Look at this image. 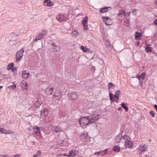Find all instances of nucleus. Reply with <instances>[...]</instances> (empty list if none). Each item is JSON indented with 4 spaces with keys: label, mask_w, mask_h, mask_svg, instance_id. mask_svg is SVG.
<instances>
[{
    "label": "nucleus",
    "mask_w": 157,
    "mask_h": 157,
    "mask_svg": "<svg viewBox=\"0 0 157 157\" xmlns=\"http://www.w3.org/2000/svg\"><path fill=\"white\" fill-rule=\"evenodd\" d=\"M123 140H124V146L126 148H130L132 146L133 144L130 141V138L127 135L123 136Z\"/></svg>",
    "instance_id": "1"
},
{
    "label": "nucleus",
    "mask_w": 157,
    "mask_h": 157,
    "mask_svg": "<svg viewBox=\"0 0 157 157\" xmlns=\"http://www.w3.org/2000/svg\"><path fill=\"white\" fill-rule=\"evenodd\" d=\"M25 49L22 48L18 51L15 55V60L16 61L19 62L22 59Z\"/></svg>",
    "instance_id": "2"
},
{
    "label": "nucleus",
    "mask_w": 157,
    "mask_h": 157,
    "mask_svg": "<svg viewBox=\"0 0 157 157\" xmlns=\"http://www.w3.org/2000/svg\"><path fill=\"white\" fill-rule=\"evenodd\" d=\"M87 116L90 124L95 123L98 119V115L95 114Z\"/></svg>",
    "instance_id": "3"
},
{
    "label": "nucleus",
    "mask_w": 157,
    "mask_h": 157,
    "mask_svg": "<svg viewBox=\"0 0 157 157\" xmlns=\"http://www.w3.org/2000/svg\"><path fill=\"white\" fill-rule=\"evenodd\" d=\"M62 96V94L60 91L57 90L55 92L52 99L54 101L57 102L59 101Z\"/></svg>",
    "instance_id": "4"
},
{
    "label": "nucleus",
    "mask_w": 157,
    "mask_h": 157,
    "mask_svg": "<svg viewBox=\"0 0 157 157\" xmlns=\"http://www.w3.org/2000/svg\"><path fill=\"white\" fill-rule=\"evenodd\" d=\"M79 121L80 124L83 126L90 124L87 116L81 117L79 120Z\"/></svg>",
    "instance_id": "5"
},
{
    "label": "nucleus",
    "mask_w": 157,
    "mask_h": 157,
    "mask_svg": "<svg viewBox=\"0 0 157 157\" xmlns=\"http://www.w3.org/2000/svg\"><path fill=\"white\" fill-rule=\"evenodd\" d=\"M138 150L139 153L141 155L144 152L148 150L147 145L145 144H141L139 147Z\"/></svg>",
    "instance_id": "6"
},
{
    "label": "nucleus",
    "mask_w": 157,
    "mask_h": 157,
    "mask_svg": "<svg viewBox=\"0 0 157 157\" xmlns=\"http://www.w3.org/2000/svg\"><path fill=\"white\" fill-rule=\"evenodd\" d=\"M88 17L87 16L84 18L82 21V23L83 27V29L85 30L88 29Z\"/></svg>",
    "instance_id": "7"
},
{
    "label": "nucleus",
    "mask_w": 157,
    "mask_h": 157,
    "mask_svg": "<svg viewBox=\"0 0 157 157\" xmlns=\"http://www.w3.org/2000/svg\"><path fill=\"white\" fill-rule=\"evenodd\" d=\"M52 47L50 48L49 50L50 52H57L59 49V48L58 46L56 45L55 44L52 43L51 44Z\"/></svg>",
    "instance_id": "8"
},
{
    "label": "nucleus",
    "mask_w": 157,
    "mask_h": 157,
    "mask_svg": "<svg viewBox=\"0 0 157 157\" xmlns=\"http://www.w3.org/2000/svg\"><path fill=\"white\" fill-rule=\"evenodd\" d=\"M56 18L57 20L59 22H63L65 21L66 18L64 15L59 14L57 16Z\"/></svg>",
    "instance_id": "9"
},
{
    "label": "nucleus",
    "mask_w": 157,
    "mask_h": 157,
    "mask_svg": "<svg viewBox=\"0 0 157 157\" xmlns=\"http://www.w3.org/2000/svg\"><path fill=\"white\" fill-rule=\"evenodd\" d=\"M0 132L1 133H3L5 134H12L13 133V132L10 130H7L3 128L0 127Z\"/></svg>",
    "instance_id": "10"
},
{
    "label": "nucleus",
    "mask_w": 157,
    "mask_h": 157,
    "mask_svg": "<svg viewBox=\"0 0 157 157\" xmlns=\"http://www.w3.org/2000/svg\"><path fill=\"white\" fill-rule=\"evenodd\" d=\"M20 86H21V88L22 89L23 91L24 89H27L28 86L27 83L25 81L22 80L20 83Z\"/></svg>",
    "instance_id": "11"
},
{
    "label": "nucleus",
    "mask_w": 157,
    "mask_h": 157,
    "mask_svg": "<svg viewBox=\"0 0 157 157\" xmlns=\"http://www.w3.org/2000/svg\"><path fill=\"white\" fill-rule=\"evenodd\" d=\"M52 129L56 133H60L62 131L61 128L59 126H53Z\"/></svg>",
    "instance_id": "12"
},
{
    "label": "nucleus",
    "mask_w": 157,
    "mask_h": 157,
    "mask_svg": "<svg viewBox=\"0 0 157 157\" xmlns=\"http://www.w3.org/2000/svg\"><path fill=\"white\" fill-rule=\"evenodd\" d=\"M111 9L110 7H104L101 8L100 10V12L101 13H106L108 11Z\"/></svg>",
    "instance_id": "13"
},
{
    "label": "nucleus",
    "mask_w": 157,
    "mask_h": 157,
    "mask_svg": "<svg viewBox=\"0 0 157 157\" xmlns=\"http://www.w3.org/2000/svg\"><path fill=\"white\" fill-rule=\"evenodd\" d=\"M22 77L24 79H27L29 76V72H27L25 71H24L21 74Z\"/></svg>",
    "instance_id": "14"
},
{
    "label": "nucleus",
    "mask_w": 157,
    "mask_h": 157,
    "mask_svg": "<svg viewBox=\"0 0 157 157\" xmlns=\"http://www.w3.org/2000/svg\"><path fill=\"white\" fill-rule=\"evenodd\" d=\"M77 98V95L76 92H72L71 94V97L69 98L71 100H75Z\"/></svg>",
    "instance_id": "15"
},
{
    "label": "nucleus",
    "mask_w": 157,
    "mask_h": 157,
    "mask_svg": "<svg viewBox=\"0 0 157 157\" xmlns=\"http://www.w3.org/2000/svg\"><path fill=\"white\" fill-rule=\"evenodd\" d=\"M44 5L45 6H48L49 7L52 6V3L51 2L50 0H45L44 1Z\"/></svg>",
    "instance_id": "16"
},
{
    "label": "nucleus",
    "mask_w": 157,
    "mask_h": 157,
    "mask_svg": "<svg viewBox=\"0 0 157 157\" xmlns=\"http://www.w3.org/2000/svg\"><path fill=\"white\" fill-rule=\"evenodd\" d=\"M33 132L36 134H39L40 133V128L36 126L33 127Z\"/></svg>",
    "instance_id": "17"
},
{
    "label": "nucleus",
    "mask_w": 157,
    "mask_h": 157,
    "mask_svg": "<svg viewBox=\"0 0 157 157\" xmlns=\"http://www.w3.org/2000/svg\"><path fill=\"white\" fill-rule=\"evenodd\" d=\"M48 111L46 109H42L41 111V115L42 117H44L48 115Z\"/></svg>",
    "instance_id": "18"
},
{
    "label": "nucleus",
    "mask_w": 157,
    "mask_h": 157,
    "mask_svg": "<svg viewBox=\"0 0 157 157\" xmlns=\"http://www.w3.org/2000/svg\"><path fill=\"white\" fill-rule=\"evenodd\" d=\"M53 88L52 87H48L45 90V92L48 94H52L53 92Z\"/></svg>",
    "instance_id": "19"
},
{
    "label": "nucleus",
    "mask_w": 157,
    "mask_h": 157,
    "mask_svg": "<svg viewBox=\"0 0 157 157\" xmlns=\"http://www.w3.org/2000/svg\"><path fill=\"white\" fill-rule=\"evenodd\" d=\"M123 140V136H122L121 135L119 134L116 136L115 141L117 143H118Z\"/></svg>",
    "instance_id": "20"
},
{
    "label": "nucleus",
    "mask_w": 157,
    "mask_h": 157,
    "mask_svg": "<svg viewBox=\"0 0 157 157\" xmlns=\"http://www.w3.org/2000/svg\"><path fill=\"white\" fill-rule=\"evenodd\" d=\"M41 34L40 33H39L36 36L35 39L34 40V42H36L44 38Z\"/></svg>",
    "instance_id": "21"
},
{
    "label": "nucleus",
    "mask_w": 157,
    "mask_h": 157,
    "mask_svg": "<svg viewBox=\"0 0 157 157\" xmlns=\"http://www.w3.org/2000/svg\"><path fill=\"white\" fill-rule=\"evenodd\" d=\"M76 155V153L75 151H70L69 152V154L67 155L68 157H72Z\"/></svg>",
    "instance_id": "22"
},
{
    "label": "nucleus",
    "mask_w": 157,
    "mask_h": 157,
    "mask_svg": "<svg viewBox=\"0 0 157 157\" xmlns=\"http://www.w3.org/2000/svg\"><path fill=\"white\" fill-rule=\"evenodd\" d=\"M135 37L136 40H140V38L141 37V35L140 33L136 32L135 33Z\"/></svg>",
    "instance_id": "23"
},
{
    "label": "nucleus",
    "mask_w": 157,
    "mask_h": 157,
    "mask_svg": "<svg viewBox=\"0 0 157 157\" xmlns=\"http://www.w3.org/2000/svg\"><path fill=\"white\" fill-rule=\"evenodd\" d=\"M40 33V34H41V35L44 38V37L45 36H46L47 35V33H48V31L47 30H42L41 31V32Z\"/></svg>",
    "instance_id": "24"
},
{
    "label": "nucleus",
    "mask_w": 157,
    "mask_h": 157,
    "mask_svg": "<svg viewBox=\"0 0 157 157\" xmlns=\"http://www.w3.org/2000/svg\"><path fill=\"white\" fill-rule=\"evenodd\" d=\"M113 150L115 151L119 152L120 151V147L118 145L115 146L113 147Z\"/></svg>",
    "instance_id": "25"
},
{
    "label": "nucleus",
    "mask_w": 157,
    "mask_h": 157,
    "mask_svg": "<svg viewBox=\"0 0 157 157\" xmlns=\"http://www.w3.org/2000/svg\"><path fill=\"white\" fill-rule=\"evenodd\" d=\"M81 49L84 52H86L89 51V48L83 46H81Z\"/></svg>",
    "instance_id": "26"
},
{
    "label": "nucleus",
    "mask_w": 157,
    "mask_h": 157,
    "mask_svg": "<svg viewBox=\"0 0 157 157\" xmlns=\"http://www.w3.org/2000/svg\"><path fill=\"white\" fill-rule=\"evenodd\" d=\"M126 15V14L125 11L122 10H120L119 13L118 14L119 16L120 15H124V16H125Z\"/></svg>",
    "instance_id": "27"
},
{
    "label": "nucleus",
    "mask_w": 157,
    "mask_h": 157,
    "mask_svg": "<svg viewBox=\"0 0 157 157\" xmlns=\"http://www.w3.org/2000/svg\"><path fill=\"white\" fill-rule=\"evenodd\" d=\"M121 106L122 107L124 108L126 112H127L128 110V108L126 106L125 104V103H122L121 105Z\"/></svg>",
    "instance_id": "28"
},
{
    "label": "nucleus",
    "mask_w": 157,
    "mask_h": 157,
    "mask_svg": "<svg viewBox=\"0 0 157 157\" xmlns=\"http://www.w3.org/2000/svg\"><path fill=\"white\" fill-rule=\"evenodd\" d=\"M105 44L106 47H108L109 46H111V43L109 40H106L105 42Z\"/></svg>",
    "instance_id": "29"
},
{
    "label": "nucleus",
    "mask_w": 157,
    "mask_h": 157,
    "mask_svg": "<svg viewBox=\"0 0 157 157\" xmlns=\"http://www.w3.org/2000/svg\"><path fill=\"white\" fill-rule=\"evenodd\" d=\"M147 46L145 48L146 51L147 52H152V49L151 47L147 46V45L146 44Z\"/></svg>",
    "instance_id": "30"
},
{
    "label": "nucleus",
    "mask_w": 157,
    "mask_h": 157,
    "mask_svg": "<svg viewBox=\"0 0 157 157\" xmlns=\"http://www.w3.org/2000/svg\"><path fill=\"white\" fill-rule=\"evenodd\" d=\"M107 21L106 23V25H109L112 24V21L109 18Z\"/></svg>",
    "instance_id": "31"
},
{
    "label": "nucleus",
    "mask_w": 157,
    "mask_h": 157,
    "mask_svg": "<svg viewBox=\"0 0 157 157\" xmlns=\"http://www.w3.org/2000/svg\"><path fill=\"white\" fill-rule=\"evenodd\" d=\"M16 86L15 84H13L12 86H9L8 87V88L11 89L13 90L16 88Z\"/></svg>",
    "instance_id": "32"
},
{
    "label": "nucleus",
    "mask_w": 157,
    "mask_h": 157,
    "mask_svg": "<svg viewBox=\"0 0 157 157\" xmlns=\"http://www.w3.org/2000/svg\"><path fill=\"white\" fill-rule=\"evenodd\" d=\"M146 76V74L145 72L142 73L140 75V79H144V78Z\"/></svg>",
    "instance_id": "33"
},
{
    "label": "nucleus",
    "mask_w": 157,
    "mask_h": 157,
    "mask_svg": "<svg viewBox=\"0 0 157 157\" xmlns=\"http://www.w3.org/2000/svg\"><path fill=\"white\" fill-rule=\"evenodd\" d=\"M113 98V101H115L116 102H117L119 99L118 96H116V95H114Z\"/></svg>",
    "instance_id": "34"
},
{
    "label": "nucleus",
    "mask_w": 157,
    "mask_h": 157,
    "mask_svg": "<svg viewBox=\"0 0 157 157\" xmlns=\"http://www.w3.org/2000/svg\"><path fill=\"white\" fill-rule=\"evenodd\" d=\"M109 96L110 97V101L111 102H113V94L111 92H109Z\"/></svg>",
    "instance_id": "35"
},
{
    "label": "nucleus",
    "mask_w": 157,
    "mask_h": 157,
    "mask_svg": "<svg viewBox=\"0 0 157 157\" xmlns=\"http://www.w3.org/2000/svg\"><path fill=\"white\" fill-rule=\"evenodd\" d=\"M88 134L87 133H84L82 134L81 137L82 139H86L87 137Z\"/></svg>",
    "instance_id": "36"
},
{
    "label": "nucleus",
    "mask_w": 157,
    "mask_h": 157,
    "mask_svg": "<svg viewBox=\"0 0 157 157\" xmlns=\"http://www.w3.org/2000/svg\"><path fill=\"white\" fill-rule=\"evenodd\" d=\"M124 23L125 24V25L127 27H128L129 25V19H128L126 20L125 21Z\"/></svg>",
    "instance_id": "37"
},
{
    "label": "nucleus",
    "mask_w": 157,
    "mask_h": 157,
    "mask_svg": "<svg viewBox=\"0 0 157 157\" xmlns=\"http://www.w3.org/2000/svg\"><path fill=\"white\" fill-rule=\"evenodd\" d=\"M72 34L75 36H77L78 35V33L77 31L74 30L72 32Z\"/></svg>",
    "instance_id": "38"
},
{
    "label": "nucleus",
    "mask_w": 157,
    "mask_h": 157,
    "mask_svg": "<svg viewBox=\"0 0 157 157\" xmlns=\"http://www.w3.org/2000/svg\"><path fill=\"white\" fill-rule=\"evenodd\" d=\"M108 18H109V17H102V19H103V21L104 22L105 24L106 23V22L107 21V20H108Z\"/></svg>",
    "instance_id": "39"
},
{
    "label": "nucleus",
    "mask_w": 157,
    "mask_h": 157,
    "mask_svg": "<svg viewBox=\"0 0 157 157\" xmlns=\"http://www.w3.org/2000/svg\"><path fill=\"white\" fill-rule=\"evenodd\" d=\"M101 151V155H103L106 154L107 153V150L106 149L104 151Z\"/></svg>",
    "instance_id": "40"
},
{
    "label": "nucleus",
    "mask_w": 157,
    "mask_h": 157,
    "mask_svg": "<svg viewBox=\"0 0 157 157\" xmlns=\"http://www.w3.org/2000/svg\"><path fill=\"white\" fill-rule=\"evenodd\" d=\"M151 116L152 117H155V113L153 111H151L149 112Z\"/></svg>",
    "instance_id": "41"
},
{
    "label": "nucleus",
    "mask_w": 157,
    "mask_h": 157,
    "mask_svg": "<svg viewBox=\"0 0 157 157\" xmlns=\"http://www.w3.org/2000/svg\"><path fill=\"white\" fill-rule=\"evenodd\" d=\"M120 94H121L120 91L119 90H117L115 92L114 95H116V96H118V95H119Z\"/></svg>",
    "instance_id": "42"
},
{
    "label": "nucleus",
    "mask_w": 157,
    "mask_h": 157,
    "mask_svg": "<svg viewBox=\"0 0 157 157\" xmlns=\"http://www.w3.org/2000/svg\"><path fill=\"white\" fill-rule=\"evenodd\" d=\"M14 65L13 63H10L9 64V66H10L9 68L8 69V70H10L12 68Z\"/></svg>",
    "instance_id": "43"
},
{
    "label": "nucleus",
    "mask_w": 157,
    "mask_h": 157,
    "mask_svg": "<svg viewBox=\"0 0 157 157\" xmlns=\"http://www.w3.org/2000/svg\"><path fill=\"white\" fill-rule=\"evenodd\" d=\"M101 151H99L98 152H95L94 153V154L95 155H101Z\"/></svg>",
    "instance_id": "44"
},
{
    "label": "nucleus",
    "mask_w": 157,
    "mask_h": 157,
    "mask_svg": "<svg viewBox=\"0 0 157 157\" xmlns=\"http://www.w3.org/2000/svg\"><path fill=\"white\" fill-rule=\"evenodd\" d=\"M36 154L37 156H39L41 155V152L40 151H38Z\"/></svg>",
    "instance_id": "45"
},
{
    "label": "nucleus",
    "mask_w": 157,
    "mask_h": 157,
    "mask_svg": "<svg viewBox=\"0 0 157 157\" xmlns=\"http://www.w3.org/2000/svg\"><path fill=\"white\" fill-rule=\"evenodd\" d=\"M154 23L155 25L157 26V19L154 21Z\"/></svg>",
    "instance_id": "46"
},
{
    "label": "nucleus",
    "mask_w": 157,
    "mask_h": 157,
    "mask_svg": "<svg viewBox=\"0 0 157 157\" xmlns=\"http://www.w3.org/2000/svg\"><path fill=\"white\" fill-rule=\"evenodd\" d=\"M108 85L109 86H114V87H115V86H114V84H112L111 82H109L108 83Z\"/></svg>",
    "instance_id": "47"
},
{
    "label": "nucleus",
    "mask_w": 157,
    "mask_h": 157,
    "mask_svg": "<svg viewBox=\"0 0 157 157\" xmlns=\"http://www.w3.org/2000/svg\"><path fill=\"white\" fill-rule=\"evenodd\" d=\"M20 155H21L20 154H17L16 155H13V156L14 157H18L20 156Z\"/></svg>",
    "instance_id": "48"
},
{
    "label": "nucleus",
    "mask_w": 157,
    "mask_h": 157,
    "mask_svg": "<svg viewBox=\"0 0 157 157\" xmlns=\"http://www.w3.org/2000/svg\"><path fill=\"white\" fill-rule=\"evenodd\" d=\"M136 45L137 46H139V45L140 44V42H137L136 43Z\"/></svg>",
    "instance_id": "49"
},
{
    "label": "nucleus",
    "mask_w": 157,
    "mask_h": 157,
    "mask_svg": "<svg viewBox=\"0 0 157 157\" xmlns=\"http://www.w3.org/2000/svg\"><path fill=\"white\" fill-rule=\"evenodd\" d=\"M154 107L156 109V110L157 111V105H154Z\"/></svg>",
    "instance_id": "50"
},
{
    "label": "nucleus",
    "mask_w": 157,
    "mask_h": 157,
    "mask_svg": "<svg viewBox=\"0 0 157 157\" xmlns=\"http://www.w3.org/2000/svg\"><path fill=\"white\" fill-rule=\"evenodd\" d=\"M2 157H9L8 155H3Z\"/></svg>",
    "instance_id": "51"
},
{
    "label": "nucleus",
    "mask_w": 157,
    "mask_h": 157,
    "mask_svg": "<svg viewBox=\"0 0 157 157\" xmlns=\"http://www.w3.org/2000/svg\"><path fill=\"white\" fill-rule=\"evenodd\" d=\"M136 77L137 78H138L139 79H140V75H137Z\"/></svg>",
    "instance_id": "52"
},
{
    "label": "nucleus",
    "mask_w": 157,
    "mask_h": 157,
    "mask_svg": "<svg viewBox=\"0 0 157 157\" xmlns=\"http://www.w3.org/2000/svg\"><path fill=\"white\" fill-rule=\"evenodd\" d=\"M33 157H38V156H37V155L36 154H34L33 155Z\"/></svg>",
    "instance_id": "53"
},
{
    "label": "nucleus",
    "mask_w": 157,
    "mask_h": 157,
    "mask_svg": "<svg viewBox=\"0 0 157 157\" xmlns=\"http://www.w3.org/2000/svg\"><path fill=\"white\" fill-rule=\"evenodd\" d=\"M112 86H110L108 85V89H110L111 88V87H112Z\"/></svg>",
    "instance_id": "54"
},
{
    "label": "nucleus",
    "mask_w": 157,
    "mask_h": 157,
    "mask_svg": "<svg viewBox=\"0 0 157 157\" xmlns=\"http://www.w3.org/2000/svg\"><path fill=\"white\" fill-rule=\"evenodd\" d=\"M155 4L156 6H157V0L155 1Z\"/></svg>",
    "instance_id": "55"
},
{
    "label": "nucleus",
    "mask_w": 157,
    "mask_h": 157,
    "mask_svg": "<svg viewBox=\"0 0 157 157\" xmlns=\"http://www.w3.org/2000/svg\"><path fill=\"white\" fill-rule=\"evenodd\" d=\"M2 86H0V90H1V89H2Z\"/></svg>",
    "instance_id": "56"
},
{
    "label": "nucleus",
    "mask_w": 157,
    "mask_h": 157,
    "mask_svg": "<svg viewBox=\"0 0 157 157\" xmlns=\"http://www.w3.org/2000/svg\"><path fill=\"white\" fill-rule=\"evenodd\" d=\"M155 34H154V36L153 37V39H154L155 38Z\"/></svg>",
    "instance_id": "57"
},
{
    "label": "nucleus",
    "mask_w": 157,
    "mask_h": 157,
    "mask_svg": "<svg viewBox=\"0 0 157 157\" xmlns=\"http://www.w3.org/2000/svg\"><path fill=\"white\" fill-rule=\"evenodd\" d=\"M121 109V107H119V108H118V109L119 110H120V109Z\"/></svg>",
    "instance_id": "58"
},
{
    "label": "nucleus",
    "mask_w": 157,
    "mask_h": 157,
    "mask_svg": "<svg viewBox=\"0 0 157 157\" xmlns=\"http://www.w3.org/2000/svg\"><path fill=\"white\" fill-rule=\"evenodd\" d=\"M67 155H66V154H65V156H67Z\"/></svg>",
    "instance_id": "59"
},
{
    "label": "nucleus",
    "mask_w": 157,
    "mask_h": 157,
    "mask_svg": "<svg viewBox=\"0 0 157 157\" xmlns=\"http://www.w3.org/2000/svg\"><path fill=\"white\" fill-rule=\"evenodd\" d=\"M134 10H133V11H134Z\"/></svg>",
    "instance_id": "60"
}]
</instances>
